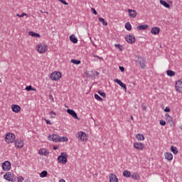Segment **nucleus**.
<instances>
[{
    "label": "nucleus",
    "mask_w": 182,
    "mask_h": 182,
    "mask_svg": "<svg viewBox=\"0 0 182 182\" xmlns=\"http://www.w3.org/2000/svg\"><path fill=\"white\" fill-rule=\"evenodd\" d=\"M147 28H149V25L144 24V25L138 26L136 27V29H138V31H144V30L147 29Z\"/></svg>",
    "instance_id": "obj_21"
},
{
    "label": "nucleus",
    "mask_w": 182,
    "mask_h": 182,
    "mask_svg": "<svg viewBox=\"0 0 182 182\" xmlns=\"http://www.w3.org/2000/svg\"><path fill=\"white\" fill-rule=\"evenodd\" d=\"M93 75H94L95 76H99V72H97V71H94Z\"/></svg>",
    "instance_id": "obj_49"
},
{
    "label": "nucleus",
    "mask_w": 182,
    "mask_h": 182,
    "mask_svg": "<svg viewBox=\"0 0 182 182\" xmlns=\"http://www.w3.org/2000/svg\"><path fill=\"white\" fill-rule=\"evenodd\" d=\"M151 33H152V35H159V33H160V28L159 27L152 28L151 30Z\"/></svg>",
    "instance_id": "obj_18"
},
{
    "label": "nucleus",
    "mask_w": 182,
    "mask_h": 182,
    "mask_svg": "<svg viewBox=\"0 0 182 182\" xmlns=\"http://www.w3.org/2000/svg\"><path fill=\"white\" fill-rule=\"evenodd\" d=\"M60 1L61 4H63V5H68V2H66V1L65 0H59Z\"/></svg>",
    "instance_id": "obj_45"
},
{
    "label": "nucleus",
    "mask_w": 182,
    "mask_h": 182,
    "mask_svg": "<svg viewBox=\"0 0 182 182\" xmlns=\"http://www.w3.org/2000/svg\"><path fill=\"white\" fill-rule=\"evenodd\" d=\"M127 12H129V16L130 18H135L136 16H137V12L136 11V10L128 9Z\"/></svg>",
    "instance_id": "obj_15"
},
{
    "label": "nucleus",
    "mask_w": 182,
    "mask_h": 182,
    "mask_svg": "<svg viewBox=\"0 0 182 182\" xmlns=\"http://www.w3.org/2000/svg\"><path fill=\"white\" fill-rule=\"evenodd\" d=\"M131 119L132 120H134L133 116H131Z\"/></svg>",
    "instance_id": "obj_58"
},
{
    "label": "nucleus",
    "mask_w": 182,
    "mask_h": 182,
    "mask_svg": "<svg viewBox=\"0 0 182 182\" xmlns=\"http://www.w3.org/2000/svg\"><path fill=\"white\" fill-rule=\"evenodd\" d=\"M67 113H68V114H70V116H72V117L75 119V120H80L79 117H77V114H76V112H75V110L68 109Z\"/></svg>",
    "instance_id": "obj_9"
},
{
    "label": "nucleus",
    "mask_w": 182,
    "mask_h": 182,
    "mask_svg": "<svg viewBox=\"0 0 182 182\" xmlns=\"http://www.w3.org/2000/svg\"><path fill=\"white\" fill-rule=\"evenodd\" d=\"M99 21L102 22V25L104 26H107V22L106 21H105V18H99Z\"/></svg>",
    "instance_id": "obj_32"
},
{
    "label": "nucleus",
    "mask_w": 182,
    "mask_h": 182,
    "mask_svg": "<svg viewBox=\"0 0 182 182\" xmlns=\"http://www.w3.org/2000/svg\"><path fill=\"white\" fill-rule=\"evenodd\" d=\"M115 83H117L118 85H119V86H121V87H122V89L124 90H127V87H126V84L123 83L122 82V80H119V79H115L114 80Z\"/></svg>",
    "instance_id": "obj_16"
},
{
    "label": "nucleus",
    "mask_w": 182,
    "mask_h": 182,
    "mask_svg": "<svg viewBox=\"0 0 182 182\" xmlns=\"http://www.w3.org/2000/svg\"><path fill=\"white\" fill-rule=\"evenodd\" d=\"M171 151H172V153H173V154H177L178 153V149H177V147H176L174 146H171Z\"/></svg>",
    "instance_id": "obj_25"
},
{
    "label": "nucleus",
    "mask_w": 182,
    "mask_h": 182,
    "mask_svg": "<svg viewBox=\"0 0 182 182\" xmlns=\"http://www.w3.org/2000/svg\"><path fill=\"white\" fill-rule=\"evenodd\" d=\"M70 41H71L73 42V43H77V38L73 34H72L70 36Z\"/></svg>",
    "instance_id": "obj_24"
},
{
    "label": "nucleus",
    "mask_w": 182,
    "mask_h": 182,
    "mask_svg": "<svg viewBox=\"0 0 182 182\" xmlns=\"http://www.w3.org/2000/svg\"><path fill=\"white\" fill-rule=\"evenodd\" d=\"M146 107H143V110H146Z\"/></svg>",
    "instance_id": "obj_56"
},
{
    "label": "nucleus",
    "mask_w": 182,
    "mask_h": 182,
    "mask_svg": "<svg viewBox=\"0 0 182 182\" xmlns=\"http://www.w3.org/2000/svg\"><path fill=\"white\" fill-rule=\"evenodd\" d=\"M98 95H100V96H102V97H106V93L102 91H98Z\"/></svg>",
    "instance_id": "obj_37"
},
{
    "label": "nucleus",
    "mask_w": 182,
    "mask_h": 182,
    "mask_svg": "<svg viewBox=\"0 0 182 182\" xmlns=\"http://www.w3.org/2000/svg\"><path fill=\"white\" fill-rule=\"evenodd\" d=\"M5 140L6 141V143H14V141H15V134H12V133H8L6 135V138Z\"/></svg>",
    "instance_id": "obj_5"
},
{
    "label": "nucleus",
    "mask_w": 182,
    "mask_h": 182,
    "mask_svg": "<svg viewBox=\"0 0 182 182\" xmlns=\"http://www.w3.org/2000/svg\"><path fill=\"white\" fill-rule=\"evenodd\" d=\"M46 176H48V171H43L40 173V177H41V178H45V177H46Z\"/></svg>",
    "instance_id": "obj_30"
},
{
    "label": "nucleus",
    "mask_w": 182,
    "mask_h": 182,
    "mask_svg": "<svg viewBox=\"0 0 182 182\" xmlns=\"http://www.w3.org/2000/svg\"><path fill=\"white\" fill-rule=\"evenodd\" d=\"M123 176H124V177L129 178V177H130V176H132V173H130V171L126 170L123 172Z\"/></svg>",
    "instance_id": "obj_27"
},
{
    "label": "nucleus",
    "mask_w": 182,
    "mask_h": 182,
    "mask_svg": "<svg viewBox=\"0 0 182 182\" xmlns=\"http://www.w3.org/2000/svg\"><path fill=\"white\" fill-rule=\"evenodd\" d=\"M134 147L136 150H143V149H144V144L140 142H135L134 144Z\"/></svg>",
    "instance_id": "obj_14"
},
{
    "label": "nucleus",
    "mask_w": 182,
    "mask_h": 182,
    "mask_svg": "<svg viewBox=\"0 0 182 182\" xmlns=\"http://www.w3.org/2000/svg\"><path fill=\"white\" fill-rule=\"evenodd\" d=\"M135 62L136 65H140L141 69H145L146 68V59L143 58V57L140 55H136L135 58Z\"/></svg>",
    "instance_id": "obj_1"
},
{
    "label": "nucleus",
    "mask_w": 182,
    "mask_h": 182,
    "mask_svg": "<svg viewBox=\"0 0 182 182\" xmlns=\"http://www.w3.org/2000/svg\"><path fill=\"white\" fill-rule=\"evenodd\" d=\"M94 58H97L98 59H100V60H103V58L102 57H99L97 55H94Z\"/></svg>",
    "instance_id": "obj_48"
},
{
    "label": "nucleus",
    "mask_w": 182,
    "mask_h": 182,
    "mask_svg": "<svg viewBox=\"0 0 182 182\" xmlns=\"http://www.w3.org/2000/svg\"><path fill=\"white\" fill-rule=\"evenodd\" d=\"M131 176L133 180H139V178H140V175L136 173H133Z\"/></svg>",
    "instance_id": "obj_28"
},
{
    "label": "nucleus",
    "mask_w": 182,
    "mask_h": 182,
    "mask_svg": "<svg viewBox=\"0 0 182 182\" xmlns=\"http://www.w3.org/2000/svg\"><path fill=\"white\" fill-rule=\"evenodd\" d=\"M125 41H127L128 43H134L136 42V38L132 35H127L125 36Z\"/></svg>",
    "instance_id": "obj_10"
},
{
    "label": "nucleus",
    "mask_w": 182,
    "mask_h": 182,
    "mask_svg": "<svg viewBox=\"0 0 182 182\" xmlns=\"http://www.w3.org/2000/svg\"><path fill=\"white\" fill-rule=\"evenodd\" d=\"M49 97H50V99H52V97H52V95H49Z\"/></svg>",
    "instance_id": "obj_57"
},
{
    "label": "nucleus",
    "mask_w": 182,
    "mask_h": 182,
    "mask_svg": "<svg viewBox=\"0 0 182 182\" xmlns=\"http://www.w3.org/2000/svg\"><path fill=\"white\" fill-rule=\"evenodd\" d=\"M56 115H52L51 116V117H53V119H55V117Z\"/></svg>",
    "instance_id": "obj_55"
},
{
    "label": "nucleus",
    "mask_w": 182,
    "mask_h": 182,
    "mask_svg": "<svg viewBox=\"0 0 182 182\" xmlns=\"http://www.w3.org/2000/svg\"><path fill=\"white\" fill-rule=\"evenodd\" d=\"M58 161L60 164H66L68 163V154L62 152L58 158Z\"/></svg>",
    "instance_id": "obj_2"
},
{
    "label": "nucleus",
    "mask_w": 182,
    "mask_h": 182,
    "mask_svg": "<svg viewBox=\"0 0 182 182\" xmlns=\"http://www.w3.org/2000/svg\"><path fill=\"white\" fill-rule=\"evenodd\" d=\"M165 117H166V118L169 117L168 121L170 122V120H171V125L173 124V119H172L171 117H170V115L168 114H165Z\"/></svg>",
    "instance_id": "obj_39"
},
{
    "label": "nucleus",
    "mask_w": 182,
    "mask_h": 182,
    "mask_svg": "<svg viewBox=\"0 0 182 182\" xmlns=\"http://www.w3.org/2000/svg\"><path fill=\"white\" fill-rule=\"evenodd\" d=\"M91 11L94 15H97V11L94 8H91Z\"/></svg>",
    "instance_id": "obj_43"
},
{
    "label": "nucleus",
    "mask_w": 182,
    "mask_h": 182,
    "mask_svg": "<svg viewBox=\"0 0 182 182\" xmlns=\"http://www.w3.org/2000/svg\"><path fill=\"white\" fill-rule=\"evenodd\" d=\"M159 124H161V126H166V121L160 120Z\"/></svg>",
    "instance_id": "obj_42"
},
{
    "label": "nucleus",
    "mask_w": 182,
    "mask_h": 182,
    "mask_svg": "<svg viewBox=\"0 0 182 182\" xmlns=\"http://www.w3.org/2000/svg\"><path fill=\"white\" fill-rule=\"evenodd\" d=\"M17 181H18V182H22V181H23V177L19 176L18 178H17Z\"/></svg>",
    "instance_id": "obj_44"
},
{
    "label": "nucleus",
    "mask_w": 182,
    "mask_h": 182,
    "mask_svg": "<svg viewBox=\"0 0 182 182\" xmlns=\"http://www.w3.org/2000/svg\"><path fill=\"white\" fill-rule=\"evenodd\" d=\"M159 2L161 4V5H163V6H164L165 8H168V9H170V4L168 3H167L166 1L160 0Z\"/></svg>",
    "instance_id": "obj_22"
},
{
    "label": "nucleus",
    "mask_w": 182,
    "mask_h": 182,
    "mask_svg": "<svg viewBox=\"0 0 182 182\" xmlns=\"http://www.w3.org/2000/svg\"><path fill=\"white\" fill-rule=\"evenodd\" d=\"M77 139L79 140H80V141H86L87 140V137L86 136V134L82 132H78Z\"/></svg>",
    "instance_id": "obj_8"
},
{
    "label": "nucleus",
    "mask_w": 182,
    "mask_h": 182,
    "mask_svg": "<svg viewBox=\"0 0 182 182\" xmlns=\"http://www.w3.org/2000/svg\"><path fill=\"white\" fill-rule=\"evenodd\" d=\"M36 50H38V52L39 53H45V52H46V50H48V46H46L43 43H40V44L37 45Z\"/></svg>",
    "instance_id": "obj_4"
},
{
    "label": "nucleus",
    "mask_w": 182,
    "mask_h": 182,
    "mask_svg": "<svg viewBox=\"0 0 182 182\" xmlns=\"http://www.w3.org/2000/svg\"><path fill=\"white\" fill-rule=\"evenodd\" d=\"M62 77V73L60 72H54L50 74V79L52 80H59Z\"/></svg>",
    "instance_id": "obj_6"
},
{
    "label": "nucleus",
    "mask_w": 182,
    "mask_h": 182,
    "mask_svg": "<svg viewBox=\"0 0 182 182\" xmlns=\"http://www.w3.org/2000/svg\"><path fill=\"white\" fill-rule=\"evenodd\" d=\"M28 35H30V36H33V38H41V35L33 31H29Z\"/></svg>",
    "instance_id": "obj_23"
},
{
    "label": "nucleus",
    "mask_w": 182,
    "mask_h": 182,
    "mask_svg": "<svg viewBox=\"0 0 182 182\" xmlns=\"http://www.w3.org/2000/svg\"><path fill=\"white\" fill-rule=\"evenodd\" d=\"M175 87L177 92L182 93V81L178 80L175 84Z\"/></svg>",
    "instance_id": "obj_11"
},
{
    "label": "nucleus",
    "mask_w": 182,
    "mask_h": 182,
    "mask_svg": "<svg viewBox=\"0 0 182 182\" xmlns=\"http://www.w3.org/2000/svg\"><path fill=\"white\" fill-rule=\"evenodd\" d=\"M165 159L168 161H171V160H173V154L169 152H166L165 154Z\"/></svg>",
    "instance_id": "obj_20"
},
{
    "label": "nucleus",
    "mask_w": 182,
    "mask_h": 182,
    "mask_svg": "<svg viewBox=\"0 0 182 182\" xmlns=\"http://www.w3.org/2000/svg\"><path fill=\"white\" fill-rule=\"evenodd\" d=\"M31 90H33V92H36V88L31 87Z\"/></svg>",
    "instance_id": "obj_51"
},
{
    "label": "nucleus",
    "mask_w": 182,
    "mask_h": 182,
    "mask_svg": "<svg viewBox=\"0 0 182 182\" xmlns=\"http://www.w3.org/2000/svg\"><path fill=\"white\" fill-rule=\"evenodd\" d=\"M53 149H54V150H58V146H54V147H53Z\"/></svg>",
    "instance_id": "obj_53"
},
{
    "label": "nucleus",
    "mask_w": 182,
    "mask_h": 182,
    "mask_svg": "<svg viewBox=\"0 0 182 182\" xmlns=\"http://www.w3.org/2000/svg\"><path fill=\"white\" fill-rule=\"evenodd\" d=\"M59 182H66V181H65V179H61Z\"/></svg>",
    "instance_id": "obj_52"
},
{
    "label": "nucleus",
    "mask_w": 182,
    "mask_h": 182,
    "mask_svg": "<svg viewBox=\"0 0 182 182\" xmlns=\"http://www.w3.org/2000/svg\"><path fill=\"white\" fill-rule=\"evenodd\" d=\"M60 136L58 134H53L51 136H48V140L55 141V143H58V141H60Z\"/></svg>",
    "instance_id": "obj_12"
},
{
    "label": "nucleus",
    "mask_w": 182,
    "mask_h": 182,
    "mask_svg": "<svg viewBox=\"0 0 182 182\" xmlns=\"http://www.w3.org/2000/svg\"><path fill=\"white\" fill-rule=\"evenodd\" d=\"M43 120H45L46 124H52V122H50V120L47 119L46 118H43Z\"/></svg>",
    "instance_id": "obj_41"
},
{
    "label": "nucleus",
    "mask_w": 182,
    "mask_h": 182,
    "mask_svg": "<svg viewBox=\"0 0 182 182\" xmlns=\"http://www.w3.org/2000/svg\"><path fill=\"white\" fill-rule=\"evenodd\" d=\"M166 75L168 76H174L176 75V73L171 70H168L166 71Z\"/></svg>",
    "instance_id": "obj_29"
},
{
    "label": "nucleus",
    "mask_w": 182,
    "mask_h": 182,
    "mask_svg": "<svg viewBox=\"0 0 182 182\" xmlns=\"http://www.w3.org/2000/svg\"><path fill=\"white\" fill-rule=\"evenodd\" d=\"M71 63H74V65H80L81 61L80 60H75V59H72L70 60Z\"/></svg>",
    "instance_id": "obj_31"
},
{
    "label": "nucleus",
    "mask_w": 182,
    "mask_h": 182,
    "mask_svg": "<svg viewBox=\"0 0 182 182\" xmlns=\"http://www.w3.org/2000/svg\"><path fill=\"white\" fill-rule=\"evenodd\" d=\"M136 139L137 140H139V141H141L143 140H144V135L141 134H138L136 135Z\"/></svg>",
    "instance_id": "obj_26"
},
{
    "label": "nucleus",
    "mask_w": 182,
    "mask_h": 182,
    "mask_svg": "<svg viewBox=\"0 0 182 182\" xmlns=\"http://www.w3.org/2000/svg\"><path fill=\"white\" fill-rule=\"evenodd\" d=\"M2 168L4 171H9L11 170V162L6 161L2 164Z\"/></svg>",
    "instance_id": "obj_7"
},
{
    "label": "nucleus",
    "mask_w": 182,
    "mask_h": 182,
    "mask_svg": "<svg viewBox=\"0 0 182 182\" xmlns=\"http://www.w3.org/2000/svg\"><path fill=\"white\" fill-rule=\"evenodd\" d=\"M119 70H121V72H124V67L123 66H119Z\"/></svg>",
    "instance_id": "obj_47"
},
{
    "label": "nucleus",
    "mask_w": 182,
    "mask_h": 182,
    "mask_svg": "<svg viewBox=\"0 0 182 182\" xmlns=\"http://www.w3.org/2000/svg\"><path fill=\"white\" fill-rule=\"evenodd\" d=\"M49 114H54V116H56V114L53 112V111L50 112Z\"/></svg>",
    "instance_id": "obj_50"
},
{
    "label": "nucleus",
    "mask_w": 182,
    "mask_h": 182,
    "mask_svg": "<svg viewBox=\"0 0 182 182\" xmlns=\"http://www.w3.org/2000/svg\"><path fill=\"white\" fill-rule=\"evenodd\" d=\"M125 28L127 29V31H132V24H130V22H127L125 24Z\"/></svg>",
    "instance_id": "obj_33"
},
{
    "label": "nucleus",
    "mask_w": 182,
    "mask_h": 182,
    "mask_svg": "<svg viewBox=\"0 0 182 182\" xmlns=\"http://www.w3.org/2000/svg\"><path fill=\"white\" fill-rule=\"evenodd\" d=\"M38 154L41 156H48L49 152H48V150H46V149H41L39 150Z\"/></svg>",
    "instance_id": "obj_19"
},
{
    "label": "nucleus",
    "mask_w": 182,
    "mask_h": 182,
    "mask_svg": "<svg viewBox=\"0 0 182 182\" xmlns=\"http://www.w3.org/2000/svg\"><path fill=\"white\" fill-rule=\"evenodd\" d=\"M26 90H27V92H31V90H32V85L26 87Z\"/></svg>",
    "instance_id": "obj_40"
},
{
    "label": "nucleus",
    "mask_w": 182,
    "mask_h": 182,
    "mask_svg": "<svg viewBox=\"0 0 182 182\" xmlns=\"http://www.w3.org/2000/svg\"><path fill=\"white\" fill-rule=\"evenodd\" d=\"M4 178L7 180V181L14 182L16 181V178L12 172H6V173L4 176Z\"/></svg>",
    "instance_id": "obj_3"
},
{
    "label": "nucleus",
    "mask_w": 182,
    "mask_h": 182,
    "mask_svg": "<svg viewBox=\"0 0 182 182\" xmlns=\"http://www.w3.org/2000/svg\"><path fill=\"white\" fill-rule=\"evenodd\" d=\"M45 14H48V11L45 12Z\"/></svg>",
    "instance_id": "obj_59"
},
{
    "label": "nucleus",
    "mask_w": 182,
    "mask_h": 182,
    "mask_svg": "<svg viewBox=\"0 0 182 182\" xmlns=\"http://www.w3.org/2000/svg\"><path fill=\"white\" fill-rule=\"evenodd\" d=\"M114 46H115V48H118V49H119V50H123V46H122V45L115 44Z\"/></svg>",
    "instance_id": "obj_36"
},
{
    "label": "nucleus",
    "mask_w": 182,
    "mask_h": 182,
    "mask_svg": "<svg viewBox=\"0 0 182 182\" xmlns=\"http://www.w3.org/2000/svg\"><path fill=\"white\" fill-rule=\"evenodd\" d=\"M95 98L97 100H99V102H102L103 100V99L102 97H100V96H99V95H97V94H95Z\"/></svg>",
    "instance_id": "obj_34"
},
{
    "label": "nucleus",
    "mask_w": 182,
    "mask_h": 182,
    "mask_svg": "<svg viewBox=\"0 0 182 182\" xmlns=\"http://www.w3.org/2000/svg\"><path fill=\"white\" fill-rule=\"evenodd\" d=\"M11 110L14 112V113H19V112H21V107L19 105H13L11 106Z\"/></svg>",
    "instance_id": "obj_17"
},
{
    "label": "nucleus",
    "mask_w": 182,
    "mask_h": 182,
    "mask_svg": "<svg viewBox=\"0 0 182 182\" xmlns=\"http://www.w3.org/2000/svg\"><path fill=\"white\" fill-rule=\"evenodd\" d=\"M15 146L18 149H22V147H23V141L21 139H17L15 141Z\"/></svg>",
    "instance_id": "obj_13"
},
{
    "label": "nucleus",
    "mask_w": 182,
    "mask_h": 182,
    "mask_svg": "<svg viewBox=\"0 0 182 182\" xmlns=\"http://www.w3.org/2000/svg\"><path fill=\"white\" fill-rule=\"evenodd\" d=\"M168 4H173V1H171L169 0V1H168Z\"/></svg>",
    "instance_id": "obj_54"
},
{
    "label": "nucleus",
    "mask_w": 182,
    "mask_h": 182,
    "mask_svg": "<svg viewBox=\"0 0 182 182\" xmlns=\"http://www.w3.org/2000/svg\"><path fill=\"white\" fill-rule=\"evenodd\" d=\"M164 112H166V113H168V112H170V107H166L164 109Z\"/></svg>",
    "instance_id": "obj_46"
},
{
    "label": "nucleus",
    "mask_w": 182,
    "mask_h": 182,
    "mask_svg": "<svg viewBox=\"0 0 182 182\" xmlns=\"http://www.w3.org/2000/svg\"><path fill=\"white\" fill-rule=\"evenodd\" d=\"M68 141V137L66 136H60V141Z\"/></svg>",
    "instance_id": "obj_35"
},
{
    "label": "nucleus",
    "mask_w": 182,
    "mask_h": 182,
    "mask_svg": "<svg viewBox=\"0 0 182 182\" xmlns=\"http://www.w3.org/2000/svg\"><path fill=\"white\" fill-rule=\"evenodd\" d=\"M26 15H28V14H26L25 13H22L21 14H17L16 16H18V18H23V16H26Z\"/></svg>",
    "instance_id": "obj_38"
}]
</instances>
